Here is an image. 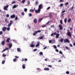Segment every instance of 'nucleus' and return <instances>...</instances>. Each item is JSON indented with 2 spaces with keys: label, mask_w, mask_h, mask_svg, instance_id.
Listing matches in <instances>:
<instances>
[{
  "label": "nucleus",
  "mask_w": 75,
  "mask_h": 75,
  "mask_svg": "<svg viewBox=\"0 0 75 75\" xmlns=\"http://www.w3.org/2000/svg\"><path fill=\"white\" fill-rule=\"evenodd\" d=\"M15 17H16V16L14 14L13 15H12L11 16V18H14Z\"/></svg>",
  "instance_id": "8"
},
{
  "label": "nucleus",
  "mask_w": 75,
  "mask_h": 75,
  "mask_svg": "<svg viewBox=\"0 0 75 75\" xmlns=\"http://www.w3.org/2000/svg\"><path fill=\"white\" fill-rule=\"evenodd\" d=\"M65 48L67 50H70V48H69L67 46H66Z\"/></svg>",
  "instance_id": "24"
},
{
  "label": "nucleus",
  "mask_w": 75,
  "mask_h": 75,
  "mask_svg": "<svg viewBox=\"0 0 75 75\" xmlns=\"http://www.w3.org/2000/svg\"><path fill=\"white\" fill-rule=\"evenodd\" d=\"M16 58L14 59H13V62H16Z\"/></svg>",
  "instance_id": "45"
},
{
  "label": "nucleus",
  "mask_w": 75,
  "mask_h": 75,
  "mask_svg": "<svg viewBox=\"0 0 75 75\" xmlns=\"http://www.w3.org/2000/svg\"><path fill=\"white\" fill-rule=\"evenodd\" d=\"M40 54L41 55H43V53H42V52H40Z\"/></svg>",
  "instance_id": "40"
},
{
  "label": "nucleus",
  "mask_w": 75,
  "mask_h": 75,
  "mask_svg": "<svg viewBox=\"0 0 75 75\" xmlns=\"http://www.w3.org/2000/svg\"><path fill=\"white\" fill-rule=\"evenodd\" d=\"M49 9H50V6L48 7V8L47 9V10H49Z\"/></svg>",
  "instance_id": "51"
},
{
  "label": "nucleus",
  "mask_w": 75,
  "mask_h": 75,
  "mask_svg": "<svg viewBox=\"0 0 75 75\" xmlns=\"http://www.w3.org/2000/svg\"><path fill=\"white\" fill-rule=\"evenodd\" d=\"M3 57H6V54H3Z\"/></svg>",
  "instance_id": "63"
},
{
  "label": "nucleus",
  "mask_w": 75,
  "mask_h": 75,
  "mask_svg": "<svg viewBox=\"0 0 75 75\" xmlns=\"http://www.w3.org/2000/svg\"><path fill=\"white\" fill-rule=\"evenodd\" d=\"M22 68H23V69H25V67L24 64L22 65Z\"/></svg>",
  "instance_id": "36"
},
{
  "label": "nucleus",
  "mask_w": 75,
  "mask_h": 75,
  "mask_svg": "<svg viewBox=\"0 0 75 75\" xmlns=\"http://www.w3.org/2000/svg\"><path fill=\"white\" fill-rule=\"evenodd\" d=\"M28 27L29 29H30L31 28V27L29 25V24L28 25Z\"/></svg>",
  "instance_id": "47"
},
{
  "label": "nucleus",
  "mask_w": 75,
  "mask_h": 75,
  "mask_svg": "<svg viewBox=\"0 0 75 75\" xmlns=\"http://www.w3.org/2000/svg\"><path fill=\"white\" fill-rule=\"evenodd\" d=\"M6 50H7V51H8V48H6L5 49H4L2 51V52H4V51H6Z\"/></svg>",
  "instance_id": "13"
},
{
  "label": "nucleus",
  "mask_w": 75,
  "mask_h": 75,
  "mask_svg": "<svg viewBox=\"0 0 75 75\" xmlns=\"http://www.w3.org/2000/svg\"><path fill=\"white\" fill-rule=\"evenodd\" d=\"M52 14L51 13H50L49 14V16L50 18H52Z\"/></svg>",
  "instance_id": "15"
},
{
  "label": "nucleus",
  "mask_w": 75,
  "mask_h": 75,
  "mask_svg": "<svg viewBox=\"0 0 75 75\" xmlns=\"http://www.w3.org/2000/svg\"><path fill=\"white\" fill-rule=\"evenodd\" d=\"M8 5H7L5 6H4V10H8L7 8L8 7Z\"/></svg>",
  "instance_id": "5"
},
{
  "label": "nucleus",
  "mask_w": 75,
  "mask_h": 75,
  "mask_svg": "<svg viewBox=\"0 0 75 75\" xmlns=\"http://www.w3.org/2000/svg\"><path fill=\"white\" fill-rule=\"evenodd\" d=\"M65 10H64L62 12V13H65Z\"/></svg>",
  "instance_id": "62"
},
{
  "label": "nucleus",
  "mask_w": 75,
  "mask_h": 75,
  "mask_svg": "<svg viewBox=\"0 0 75 75\" xmlns=\"http://www.w3.org/2000/svg\"><path fill=\"white\" fill-rule=\"evenodd\" d=\"M10 38H8L6 40V42L9 43L10 42Z\"/></svg>",
  "instance_id": "14"
},
{
  "label": "nucleus",
  "mask_w": 75,
  "mask_h": 75,
  "mask_svg": "<svg viewBox=\"0 0 75 75\" xmlns=\"http://www.w3.org/2000/svg\"><path fill=\"white\" fill-rule=\"evenodd\" d=\"M63 41H64V39L63 38H61L60 39V42H63Z\"/></svg>",
  "instance_id": "29"
},
{
  "label": "nucleus",
  "mask_w": 75,
  "mask_h": 75,
  "mask_svg": "<svg viewBox=\"0 0 75 75\" xmlns=\"http://www.w3.org/2000/svg\"><path fill=\"white\" fill-rule=\"evenodd\" d=\"M49 23H50V21H48V22H47L46 23V24L47 25H48V24H49Z\"/></svg>",
  "instance_id": "50"
},
{
  "label": "nucleus",
  "mask_w": 75,
  "mask_h": 75,
  "mask_svg": "<svg viewBox=\"0 0 75 75\" xmlns=\"http://www.w3.org/2000/svg\"><path fill=\"white\" fill-rule=\"evenodd\" d=\"M37 49H35L33 51L34 52L36 51H37Z\"/></svg>",
  "instance_id": "60"
},
{
  "label": "nucleus",
  "mask_w": 75,
  "mask_h": 75,
  "mask_svg": "<svg viewBox=\"0 0 75 75\" xmlns=\"http://www.w3.org/2000/svg\"><path fill=\"white\" fill-rule=\"evenodd\" d=\"M67 35L68 36H69V37H71L72 36V34H71V32L69 31L67 32Z\"/></svg>",
  "instance_id": "4"
},
{
  "label": "nucleus",
  "mask_w": 75,
  "mask_h": 75,
  "mask_svg": "<svg viewBox=\"0 0 75 75\" xmlns=\"http://www.w3.org/2000/svg\"><path fill=\"white\" fill-rule=\"evenodd\" d=\"M30 12H34V11L33 9H30Z\"/></svg>",
  "instance_id": "48"
},
{
  "label": "nucleus",
  "mask_w": 75,
  "mask_h": 75,
  "mask_svg": "<svg viewBox=\"0 0 75 75\" xmlns=\"http://www.w3.org/2000/svg\"><path fill=\"white\" fill-rule=\"evenodd\" d=\"M17 51L18 52H21V50L20 48H18L17 49Z\"/></svg>",
  "instance_id": "11"
},
{
  "label": "nucleus",
  "mask_w": 75,
  "mask_h": 75,
  "mask_svg": "<svg viewBox=\"0 0 75 75\" xmlns=\"http://www.w3.org/2000/svg\"><path fill=\"white\" fill-rule=\"evenodd\" d=\"M59 53L60 54H62V52L61 51H59Z\"/></svg>",
  "instance_id": "61"
},
{
  "label": "nucleus",
  "mask_w": 75,
  "mask_h": 75,
  "mask_svg": "<svg viewBox=\"0 0 75 75\" xmlns=\"http://www.w3.org/2000/svg\"><path fill=\"white\" fill-rule=\"evenodd\" d=\"M52 42V40H50L49 41V43H51Z\"/></svg>",
  "instance_id": "64"
},
{
  "label": "nucleus",
  "mask_w": 75,
  "mask_h": 75,
  "mask_svg": "<svg viewBox=\"0 0 75 75\" xmlns=\"http://www.w3.org/2000/svg\"><path fill=\"white\" fill-rule=\"evenodd\" d=\"M59 29L60 30H62V25L61 24H59Z\"/></svg>",
  "instance_id": "6"
},
{
  "label": "nucleus",
  "mask_w": 75,
  "mask_h": 75,
  "mask_svg": "<svg viewBox=\"0 0 75 75\" xmlns=\"http://www.w3.org/2000/svg\"><path fill=\"white\" fill-rule=\"evenodd\" d=\"M42 28H44V27H46V25H42Z\"/></svg>",
  "instance_id": "46"
},
{
  "label": "nucleus",
  "mask_w": 75,
  "mask_h": 75,
  "mask_svg": "<svg viewBox=\"0 0 75 75\" xmlns=\"http://www.w3.org/2000/svg\"><path fill=\"white\" fill-rule=\"evenodd\" d=\"M40 45V44L39 43L38 44H37L36 45V47H38Z\"/></svg>",
  "instance_id": "41"
},
{
  "label": "nucleus",
  "mask_w": 75,
  "mask_h": 75,
  "mask_svg": "<svg viewBox=\"0 0 75 75\" xmlns=\"http://www.w3.org/2000/svg\"><path fill=\"white\" fill-rule=\"evenodd\" d=\"M28 16L29 17H31L32 16V14L31 13H30L28 14Z\"/></svg>",
  "instance_id": "37"
},
{
  "label": "nucleus",
  "mask_w": 75,
  "mask_h": 75,
  "mask_svg": "<svg viewBox=\"0 0 75 75\" xmlns=\"http://www.w3.org/2000/svg\"><path fill=\"white\" fill-rule=\"evenodd\" d=\"M69 4V3L68 2H66L65 4L64 5L65 6H67V5H68Z\"/></svg>",
  "instance_id": "30"
},
{
  "label": "nucleus",
  "mask_w": 75,
  "mask_h": 75,
  "mask_svg": "<svg viewBox=\"0 0 75 75\" xmlns=\"http://www.w3.org/2000/svg\"><path fill=\"white\" fill-rule=\"evenodd\" d=\"M69 72L68 71H67L66 72V74H69Z\"/></svg>",
  "instance_id": "54"
},
{
  "label": "nucleus",
  "mask_w": 75,
  "mask_h": 75,
  "mask_svg": "<svg viewBox=\"0 0 75 75\" xmlns=\"http://www.w3.org/2000/svg\"><path fill=\"white\" fill-rule=\"evenodd\" d=\"M43 38V36H41L40 38V40H42Z\"/></svg>",
  "instance_id": "44"
},
{
  "label": "nucleus",
  "mask_w": 75,
  "mask_h": 75,
  "mask_svg": "<svg viewBox=\"0 0 75 75\" xmlns=\"http://www.w3.org/2000/svg\"><path fill=\"white\" fill-rule=\"evenodd\" d=\"M5 22H6V23H9V22L8 21V20L7 19H5Z\"/></svg>",
  "instance_id": "19"
},
{
  "label": "nucleus",
  "mask_w": 75,
  "mask_h": 75,
  "mask_svg": "<svg viewBox=\"0 0 75 75\" xmlns=\"http://www.w3.org/2000/svg\"><path fill=\"white\" fill-rule=\"evenodd\" d=\"M74 7L72 6L68 10H72L73 9H74Z\"/></svg>",
  "instance_id": "21"
},
{
  "label": "nucleus",
  "mask_w": 75,
  "mask_h": 75,
  "mask_svg": "<svg viewBox=\"0 0 75 75\" xmlns=\"http://www.w3.org/2000/svg\"><path fill=\"white\" fill-rule=\"evenodd\" d=\"M64 21L65 23H67V18H66L64 20Z\"/></svg>",
  "instance_id": "26"
},
{
  "label": "nucleus",
  "mask_w": 75,
  "mask_h": 75,
  "mask_svg": "<svg viewBox=\"0 0 75 75\" xmlns=\"http://www.w3.org/2000/svg\"><path fill=\"white\" fill-rule=\"evenodd\" d=\"M54 35H56V38H59V34H56V32H54V33H53L51 35V36H53Z\"/></svg>",
  "instance_id": "2"
},
{
  "label": "nucleus",
  "mask_w": 75,
  "mask_h": 75,
  "mask_svg": "<svg viewBox=\"0 0 75 75\" xmlns=\"http://www.w3.org/2000/svg\"><path fill=\"white\" fill-rule=\"evenodd\" d=\"M44 70L45 71H48L50 70V69L48 68H45L44 69Z\"/></svg>",
  "instance_id": "12"
},
{
  "label": "nucleus",
  "mask_w": 75,
  "mask_h": 75,
  "mask_svg": "<svg viewBox=\"0 0 75 75\" xmlns=\"http://www.w3.org/2000/svg\"><path fill=\"white\" fill-rule=\"evenodd\" d=\"M6 29L7 31H9L10 29V27H8V28H6Z\"/></svg>",
  "instance_id": "33"
},
{
  "label": "nucleus",
  "mask_w": 75,
  "mask_h": 75,
  "mask_svg": "<svg viewBox=\"0 0 75 75\" xmlns=\"http://www.w3.org/2000/svg\"><path fill=\"white\" fill-rule=\"evenodd\" d=\"M31 47L32 48H33V47H35V45H30Z\"/></svg>",
  "instance_id": "23"
},
{
  "label": "nucleus",
  "mask_w": 75,
  "mask_h": 75,
  "mask_svg": "<svg viewBox=\"0 0 75 75\" xmlns=\"http://www.w3.org/2000/svg\"><path fill=\"white\" fill-rule=\"evenodd\" d=\"M37 71H41V69H40V68H37Z\"/></svg>",
  "instance_id": "38"
},
{
  "label": "nucleus",
  "mask_w": 75,
  "mask_h": 75,
  "mask_svg": "<svg viewBox=\"0 0 75 75\" xmlns=\"http://www.w3.org/2000/svg\"><path fill=\"white\" fill-rule=\"evenodd\" d=\"M64 42L65 43V42H68V43H69V40L67 39H66V40H64Z\"/></svg>",
  "instance_id": "7"
},
{
  "label": "nucleus",
  "mask_w": 75,
  "mask_h": 75,
  "mask_svg": "<svg viewBox=\"0 0 75 75\" xmlns=\"http://www.w3.org/2000/svg\"><path fill=\"white\" fill-rule=\"evenodd\" d=\"M48 67H49L50 68H52V66L51 65H48Z\"/></svg>",
  "instance_id": "53"
},
{
  "label": "nucleus",
  "mask_w": 75,
  "mask_h": 75,
  "mask_svg": "<svg viewBox=\"0 0 75 75\" xmlns=\"http://www.w3.org/2000/svg\"><path fill=\"white\" fill-rule=\"evenodd\" d=\"M6 29H7V28L5 27H3L2 29V31H5Z\"/></svg>",
  "instance_id": "10"
},
{
  "label": "nucleus",
  "mask_w": 75,
  "mask_h": 75,
  "mask_svg": "<svg viewBox=\"0 0 75 75\" xmlns=\"http://www.w3.org/2000/svg\"><path fill=\"white\" fill-rule=\"evenodd\" d=\"M38 1L37 0L36 1L35 4H36V5H38Z\"/></svg>",
  "instance_id": "35"
},
{
  "label": "nucleus",
  "mask_w": 75,
  "mask_h": 75,
  "mask_svg": "<svg viewBox=\"0 0 75 75\" xmlns=\"http://www.w3.org/2000/svg\"><path fill=\"white\" fill-rule=\"evenodd\" d=\"M15 3H16V2H15V1H13L12 3V4H14Z\"/></svg>",
  "instance_id": "59"
},
{
  "label": "nucleus",
  "mask_w": 75,
  "mask_h": 75,
  "mask_svg": "<svg viewBox=\"0 0 75 75\" xmlns=\"http://www.w3.org/2000/svg\"><path fill=\"white\" fill-rule=\"evenodd\" d=\"M25 0H23L22 1V3H24L25 2Z\"/></svg>",
  "instance_id": "49"
},
{
  "label": "nucleus",
  "mask_w": 75,
  "mask_h": 75,
  "mask_svg": "<svg viewBox=\"0 0 75 75\" xmlns=\"http://www.w3.org/2000/svg\"><path fill=\"white\" fill-rule=\"evenodd\" d=\"M27 3H28V5H29V4H30V1H28V2H27Z\"/></svg>",
  "instance_id": "57"
},
{
  "label": "nucleus",
  "mask_w": 75,
  "mask_h": 75,
  "mask_svg": "<svg viewBox=\"0 0 75 75\" xmlns=\"http://www.w3.org/2000/svg\"><path fill=\"white\" fill-rule=\"evenodd\" d=\"M21 14L22 16H24V14H25V13H24V12H22L21 13Z\"/></svg>",
  "instance_id": "32"
},
{
  "label": "nucleus",
  "mask_w": 75,
  "mask_h": 75,
  "mask_svg": "<svg viewBox=\"0 0 75 75\" xmlns=\"http://www.w3.org/2000/svg\"><path fill=\"white\" fill-rule=\"evenodd\" d=\"M71 21V18H69L68 20L67 21L68 23H70Z\"/></svg>",
  "instance_id": "22"
},
{
  "label": "nucleus",
  "mask_w": 75,
  "mask_h": 75,
  "mask_svg": "<svg viewBox=\"0 0 75 75\" xmlns=\"http://www.w3.org/2000/svg\"><path fill=\"white\" fill-rule=\"evenodd\" d=\"M50 27L51 28L52 27L53 28H54V25H52Z\"/></svg>",
  "instance_id": "58"
},
{
  "label": "nucleus",
  "mask_w": 75,
  "mask_h": 75,
  "mask_svg": "<svg viewBox=\"0 0 75 75\" xmlns=\"http://www.w3.org/2000/svg\"><path fill=\"white\" fill-rule=\"evenodd\" d=\"M60 24H62H62H63V23H62V20H60Z\"/></svg>",
  "instance_id": "28"
},
{
  "label": "nucleus",
  "mask_w": 75,
  "mask_h": 75,
  "mask_svg": "<svg viewBox=\"0 0 75 75\" xmlns=\"http://www.w3.org/2000/svg\"><path fill=\"white\" fill-rule=\"evenodd\" d=\"M24 11H25V12H26L27 11V9L26 8H25L24 9Z\"/></svg>",
  "instance_id": "43"
},
{
  "label": "nucleus",
  "mask_w": 75,
  "mask_h": 75,
  "mask_svg": "<svg viewBox=\"0 0 75 75\" xmlns=\"http://www.w3.org/2000/svg\"><path fill=\"white\" fill-rule=\"evenodd\" d=\"M17 7V6L16 5H14L13 7V8H15Z\"/></svg>",
  "instance_id": "25"
},
{
  "label": "nucleus",
  "mask_w": 75,
  "mask_h": 75,
  "mask_svg": "<svg viewBox=\"0 0 75 75\" xmlns=\"http://www.w3.org/2000/svg\"><path fill=\"white\" fill-rule=\"evenodd\" d=\"M43 19V18H40L38 21V22H40V21H42V20Z\"/></svg>",
  "instance_id": "18"
},
{
  "label": "nucleus",
  "mask_w": 75,
  "mask_h": 75,
  "mask_svg": "<svg viewBox=\"0 0 75 75\" xmlns=\"http://www.w3.org/2000/svg\"><path fill=\"white\" fill-rule=\"evenodd\" d=\"M12 47V44H11V43L9 45V48H11Z\"/></svg>",
  "instance_id": "17"
},
{
  "label": "nucleus",
  "mask_w": 75,
  "mask_h": 75,
  "mask_svg": "<svg viewBox=\"0 0 75 75\" xmlns=\"http://www.w3.org/2000/svg\"><path fill=\"white\" fill-rule=\"evenodd\" d=\"M42 5H41V4L39 5L38 6V8L37 10H35V12L36 13H40V12L41 11V9L42 8Z\"/></svg>",
  "instance_id": "1"
},
{
  "label": "nucleus",
  "mask_w": 75,
  "mask_h": 75,
  "mask_svg": "<svg viewBox=\"0 0 75 75\" xmlns=\"http://www.w3.org/2000/svg\"><path fill=\"white\" fill-rule=\"evenodd\" d=\"M3 34V32L2 31H0V35H1Z\"/></svg>",
  "instance_id": "55"
},
{
  "label": "nucleus",
  "mask_w": 75,
  "mask_h": 75,
  "mask_svg": "<svg viewBox=\"0 0 75 75\" xmlns=\"http://www.w3.org/2000/svg\"><path fill=\"white\" fill-rule=\"evenodd\" d=\"M63 6H64V4H60L59 6V7H62Z\"/></svg>",
  "instance_id": "20"
},
{
  "label": "nucleus",
  "mask_w": 75,
  "mask_h": 75,
  "mask_svg": "<svg viewBox=\"0 0 75 75\" xmlns=\"http://www.w3.org/2000/svg\"><path fill=\"white\" fill-rule=\"evenodd\" d=\"M18 20V17H17V16H16L15 18V20Z\"/></svg>",
  "instance_id": "52"
},
{
  "label": "nucleus",
  "mask_w": 75,
  "mask_h": 75,
  "mask_svg": "<svg viewBox=\"0 0 75 75\" xmlns=\"http://www.w3.org/2000/svg\"><path fill=\"white\" fill-rule=\"evenodd\" d=\"M1 44L3 45H4V44H5V42L4 41V40L2 41Z\"/></svg>",
  "instance_id": "16"
},
{
  "label": "nucleus",
  "mask_w": 75,
  "mask_h": 75,
  "mask_svg": "<svg viewBox=\"0 0 75 75\" xmlns=\"http://www.w3.org/2000/svg\"><path fill=\"white\" fill-rule=\"evenodd\" d=\"M41 30H38L37 31H36V32L37 33H41Z\"/></svg>",
  "instance_id": "27"
},
{
  "label": "nucleus",
  "mask_w": 75,
  "mask_h": 75,
  "mask_svg": "<svg viewBox=\"0 0 75 75\" xmlns=\"http://www.w3.org/2000/svg\"><path fill=\"white\" fill-rule=\"evenodd\" d=\"M55 50L56 52H59V50H58V49H56Z\"/></svg>",
  "instance_id": "56"
},
{
  "label": "nucleus",
  "mask_w": 75,
  "mask_h": 75,
  "mask_svg": "<svg viewBox=\"0 0 75 75\" xmlns=\"http://www.w3.org/2000/svg\"><path fill=\"white\" fill-rule=\"evenodd\" d=\"M5 62V61L3 60V61H2V64H4Z\"/></svg>",
  "instance_id": "39"
},
{
  "label": "nucleus",
  "mask_w": 75,
  "mask_h": 75,
  "mask_svg": "<svg viewBox=\"0 0 75 75\" xmlns=\"http://www.w3.org/2000/svg\"><path fill=\"white\" fill-rule=\"evenodd\" d=\"M59 2L60 3L62 2H64V0H59Z\"/></svg>",
  "instance_id": "31"
},
{
  "label": "nucleus",
  "mask_w": 75,
  "mask_h": 75,
  "mask_svg": "<svg viewBox=\"0 0 75 75\" xmlns=\"http://www.w3.org/2000/svg\"><path fill=\"white\" fill-rule=\"evenodd\" d=\"M10 23L8 25V26L9 27H10V26H11V24H12L13 23V22L12 21H10Z\"/></svg>",
  "instance_id": "3"
},
{
  "label": "nucleus",
  "mask_w": 75,
  "mask_h": 75,
  "mask_svg": "<svg viewBox=\"0 0 75 75\" xmlns=\"http://www.w3.org/2000/svg\"><path fill=\"white\" fill-rule=\"evenodd\" d=\"M33 23H34L35 24L37 23V19H35L33 20Z\"/></svg>",
  "instance_id": "9"
},
{
  "label": "nucleus",
  "mask_w": 75,
  "mask_h": 75,
  "mask_svg": "<svg viewBox=\"0 0 75 75\" xmlns=\"http://www.w3.org/2000/svg\"><path fill=\"white\" fill-rule=\"evenodd\" d=\"M53 47H54V48L55 49H57V48L56 46H55V45H53Z\"/></svg>",
  "instance_id": "42"
},
{
  "label": "nucleus",
  "mask_w": 75,
  "mask_h": 75,
  "mask_svg": "<svg viewBox=\"0 0 75 75\" xmlns=\"http://www.w3.org/2000/svg\"><path fill=\"white\" fill-rule=\"evenodd\" d=\"M36 34H37V32H36V31H35V33H34L33 34V35H36Z\"/></svg>",
  "instance_id": "34"
}]
</instances>
